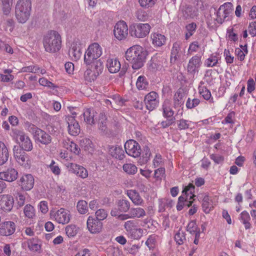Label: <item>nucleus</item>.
Returning <instances> with one entry per match:
<instances>
[{"label":"nucleus","instance_id":"6e6552de","mask_svg":"<svg viewBox=\"0 0 256 256\" xmlns=\"http://www.w3.org/2000/svg\"><path fill=\"white\" fill-rule=\"evenodd\" d=\"M202 64L201 56L196 54L192 56L189 60L186 66L188 73L193 76H194L196 73H198Z\"/></svg>","mask_w":256,"mask_h":256},{"label":"nucleus","instance_id":"ddd939ff","mask_svg":"<svg viewBox=\"0 0 256 256\" xmlns=\"http://www.w3.org/2000/svg\"><path fill=\"white\" fill-rule=\"evenodd\" d=\"M14 155L16 161L22 166L26 168H30V164L28 154L18 146L14 148Z\"/></svg>","mask_w":256,"mask_h":256},{"label":"nucleus","instance_id":"de8ad7c7","mask_svg":"<svg viewBox=\"0 0 256 256\" xmlns=\"http://www.w3.org/2000/svg\"><path fill=\"white\" fill-rule=\"evenodd\" d=\"M25 135H26V134L23 130L18 128H14L12 130L11 136L17 142H18V140L23 138L25 136Z\"/></svg>","mask_w":256,"mask_h":256},{"label":"nucleus","instance_id":"a878e982","mask_svg":"<svg viewBox=\"0 0 256 256\" xmlns=\"http://www.w3.org/2000/svg\"><path fill=\"white\" fill-rule=\"evenodd\" d=\"M128 197L130 199L133 204L136 206H142L144 203L143 199L139 193L136 190H128L126 192Z\"/></svg>","mask_w":256,"mask_h":256},{"label":"nucleus","instance_id":"cd10ccee","mask_svg":"<svg viewBox=\"0 0 256 256\" xmlns=\"http://www.w3.org/2000/svg\"><path fill=\"white\" fill-rule=\"evenodd\" d=\"M152 44L155 47H160L164 45L166 42V37L159 33H152L150 35Z\"/></svg>","mask_w":256,"mask_h":256},{"label":"nucleus","instance_id":"b1692460","mask_svg":"<svg viewBox=\"0 0 256 256\" xmlns=\"http://www.w3.org/2000/svg\"><path fill=\"white\" fill-rule=\"evenodd\" d=\"M194 186L192 184L186 186L182 190V196L178 198V202L184 203L186 200L189 199L190 200L193 198L195 196V195L193 194L194 192Z\"/></svg>","mask_w":256,"mask_h":256},{"label":"nucleus","instance_id":"c03bdc74","mask_svg":"<svg viewBox=\"0 0 256 256\" xmlns=\"http://www.w3.org/2000/svg\"><path fill=\"white\" fill-rule=\"evenodd\" d=\"M136 86L138 90H146L148 86V82L145 76H140L138 78Z\"/></svg>","mask_w":256,"mask_h":256},{"label":"nucleus","instance_id":"f257e3e1","mask_svg":"<svg viewBox=\"0 0 256 256\" xmlns=\"http://www.w3.org/2000/svg\"><path fill=\"white\" fill-rule=\"evenodd\" d=\"M126 60L132 64L134 70H138L144 66L146 56L142 48L136 45L129 48L126 52Z\"/></svg>","mask_w":256,"mask_h":256},{"label":"nucleus","instance_id":"e433bc0d","mask_svg":"<svg viewBox=\"0 0 256 256\" xmlns=\"http://www.w3.org/2000/svg\"><path fill=\"white\" fill-rule=\"evenodd\" d=\"M130 214L132 218H142L146 216V212L140 207L132 208L130 209Z\"/></svg>","mask_w":256,"mask_h":256},{"label":"nucleus","instance_id":"f8f14e48","mask_svg":"<svg viewBox=\"0 0 256 256\" xmlns=\"http://www.w3.org/2000/svg\"><path fill=\"white\" fill-rule=\"evenodd\" d=\"M158 94L154 91L148 94L144 97V102L147 110L152 111L155 109L158 105Z\"/></svg>","mask_w":256,"mask_h":256},{"label":"nucleus","instance_id":"680f3d73","mask_svg":"<svg viewBox=\"0 0 256 256\" xmlns=\"http://www.w3.org/2000/svg\"><path fill=\"white\" fill-rule=\"evenodd\" d=\"M48 168L54 175L58 176L60 174L61 170L58 164L56 163L54 160H52L51 163L48 166Z\"/></svg>","mask_w":256,"mask_h":256},{"label":"nucleus","instance_id":"052dcab7","mask_svg":"<svg viewBox=\"0 0 256 256\" xmlns=\"http://www.w3.org/2000/svg\"><path fill=\"white\" fill-rule=\"evenodd\" d=\"M156 0H138L140 6L144 8H148L153 6Z\"/></svg>","mask_w":256,"mask_h":256},{"label":"nucleus","instance_id":"2eb2a0df","mask_svg":"<svg viewBox=\"0 0 256 256\" xmlns=\"http://www.w3.org/2000/svg\"><path fill=\"white\" fill-rule=\"evenodd\" d=\"M87 228L92 234L100 232L102 228V222L92 216H89L87 220Z\"/></svg>","mask_w":256,"mask_h":256},{"label":"nucleus","instance_id":"69168bd1","mask_svg":"<svg viewBox=\"0 0 256 256\" xmlns=\"http://www.w3.org/2000/svg\"><path fill=\"white\" fill-rule=\"evenodd\" d=\"M200 100L198 98H193L191 100L190 98H188L186 102V106L188 108H192L196 106L199 104Z\"/></svg>","mask_w":256,"mask_h":256},{"label":"nucleus","instance_id":"774afa93","mask_svg":"<svg viewBox=\"0 0 256 256\" xmlns=\"http://www.w3.org/2000/svg\"><path fill=\"white\" fill-rule=\"evenodd\" d=\"M191 124V122L188 121L186 120L181 119L180 120L178 123V126L180 130H186L190 126V124Z\"/></svg>","mask_w":256,"mask_h":256},{"label":"nucleus","instance_id":"a19ab883","mask_svg":"<svg viewBox=\"0 0 256 256\" xmlns=\"http://www.w3.org/2000/svg\"><path fill=\"white\" fill-rule=\"evenodd\" d=\"M198 92L204 100H208L210 103H214V98L212 97L211 92L206 87L200 86Z\"/></svg>","mask_w":256,"mask_h":256},{"label":"nucleus","instance_id":"423d86ee","mask_svg":"<svg viewBox=\"0 0 256 256\" xmlns=\"http://www.w3.org/2000/svg\"><path fill=\"white\" fill-rule=\"evenodd\" d=\"M50 216L54 220L60 224H67L70 221V212L68 210L64 208H60L56 211L51 210Z\"/></svg>","mask_w":256,"mask_h":256},{"label":"nucleus","instance_id":"9b49d317","mask_svg":"<svg viewBox=\"0 0 256 256\" xmlns=\"http://www.w3.org/2000/svg\"><path fill=\"white\" fill-rule=\"evenodd\" d=\"M114 33L118 40L125 39L128 34V28L126 22L123 20L118 22L114 26Z\"/></svg>","mask_w":256,"mask_h":256},{"label":"nucleus","instance_id":"1a4fd4ad","mask_svg":"<svg viewBox=\"0 0 256 256\" xmlns=\"http://www.w3.org/2000/svg\"><path fill=\"white\" fill-rule=\"evenodd\" d=\"M151 27L148 24H138L134 26L131 30V34L138 38H143L150 32Z\"/></svg>","mask_w":256,"mask_h":256},{"label":"nucleus","instance_id":"49530a36","mask_svg":"<svg viewBox=\"0 0 256 256\" xmlns=\"http://www.w3.org/2000/svg\"><path fill=\"white\" fill-rule=\"evenodd\" d=\"M111 154L113 157L120 160H122L125 156L124 150L120 147H116L114 149H112Z\"/></svg>","mask_w":256,"mask_h":256},{"label":"nucleus","instance_id":"ea45409f","mask_svg":"<svg viewBox=\"0 0 256 256\" xmlns=\"http://www.w3.org/2000/svg\"><path fill=\"white\" fill-rule=\"evenodd\" d=\"M22 72H33L43 74L46 72L44 69L40 68L37 66H30L22 68L20 70Z\"/></svg>","mask_w":256,"mask_h":256},{"label":"nucleus","instance_id":"4c0bfd02","mask_svg":"<svg viewBox=\"0 0 256 256\" xmlns=\"http://www.w3.org/2000/svg\"><path fill=\"white\" fill-rule=\"evenodd\" d=\"M151 156V152L150 149L148 146L144 147L142 156L139 158L138 163L142 166L148 162Z\"/></svg>","mask_w":256,"mask_h":256},{"label":"nucleus","instance_id":"20e7f679","mask_svg":"<svg viewBox=\"0 0 256 256\" xmlns=\"http://www.w3.org/2000/svg\"><path fill=\"white\" fill-rule=\"evenodd\" d=\"M102 54V48L98 43L94 42L89 46L84 56V62L88 64H90L94 60L98 59Z\"/></svg>","mask_w":256,"mask_h":256},{"label":"nucleus","instance_id":"7c9ffc66","mask_svg":"<svg viewBox=\"0 0 256 256\" xmlns=\"http://www.w3.org/2000/svg\"><path fill=\"white\" fill-rule=\"evenodd\" d=\"M162 115L164 118H169L173 117L174 111L172 110L170 100L166 99L162 106Z\"/></svg>","mask_w":256,"mask_h":256},{"label":"nucleus","instance_id":"8fccbe9b","mask_svg":"<svg viewBox=\"0 0 256 256\" xmlns=\"http://www.w3.org/2000/svg\"><path fill=\"white\" fill-rule=\"evenodd\" d=\"M112 99V104L116 106V108L123 106L126 100L122 98L119 95H112L109 97Z\"/></svg>","mask_w":256,"mask_h":256},{"label":"nucleus","instance_id":"72a5a7b5","mask_svg":"<svg viewBox=\"0 0 256 256\" xmlns=\"http://www.w3.org/2000/svg\"><path fill=\"white\" fill-rule=\"evenodd\" d=\"M220 60L219 55L217 54H212L206 60L204 66L208 68H212L216 66L219 63Z\"/></svg>","mask_w":256,"mask_h":256},{"label":"nucleus","instance_id":"4be33fe9","mask_svg":"<svg viewBox=\"0 0 256 256\" xmlns=\"http://www.w3.org/2000/svg\"><path fill=\"white\" fill-rule=\"evenodd\" d=\"M18 172L12 168H10L6 170L0 172V180L8 182H12L16 180Z\"/></svg>","mask_w":256,"mask_h":256},{"label":"nucleus","instance_id":"a211bd4d","mask_svg":"<svg viewBox=\"0 0 256 256\" xmlns=\"http://www.w3.org/2000/svg\"><path fill=\"white\" fill-rule=\"evenodd\" d=\"M14 203V198L10 195L4 194L0 196V206L4 212H10L13 208Z\"/></svg>","mask_w":256,"mask_h":256},{"label":"nucleus","instance_id":"393cba45","mask_svg":"<svg viewBox=\"0 0 256 256\" xmlns=\"http://www.w3.org/2000/svg\"><path fill=\"white\" fill-rule=\"evenodd\" d=\"M182 16L186 18H193L198 16V10L190 6H183L181 8Z\"/></svg>","mask_w":256,"mask_h":256},{"label":"nucleus","instance_id":"0e129e2a","mask_svg":"<svg viewBox=\"0 0 256 256\" xmlns=\"http://www.w3.org/2000/svg\"><path fill=\"white\" fill-rule=\"evenodd\" d=\"M92 143L91 140L88 138H82L80 140V146L85 150L89 151L90 149L92 148Z\"/></svg>","mask_w":256,"mask_h":256},{"label":"nucleus","instance_id":"5701e85b","mask_svg":"<svg viewBox=\"0 0 256 256\" xmlns=\"http://www.w3.org/2000/svg\"><path fill=\"white\" fill-rule=\"evenodd\" d=\"M16 230V224L12 222H4L0 224V234L8 236Z\"/></svg>","mask_w":256,"mask_h":256},{"label":"nucleus","instance_id":"412c9836","mask_svg":"<svg viewBox=\"0 0 256 256\" xmlns=\"http://www.w3.org/2000/svg\"><path fill=\"white\" fill-rule=\"evenodd\" d=\"M19 185L23 190H29L34 185V178L30 174L23 175L19 180Z\"/></svg>","mask_w":256,"mask_h":256},{"label":"nucleus","instance_id":"f03ea898","mask_svg":"<svg viewBox=\"0 0 256 256\" xmlns=\"http://www.w3.org/2000/svg\"><path fill=\"white\" fill-rule=\"evenodd\" d=\"M62 37L56 30H50L44 36L43 45L46 52L49 53H56L62 48Z\"/></svg>","mask_w":256,"mask_h":256},{"label":"nucleus","instance_id":"9d476101","mask_svg":"<svg viewBox=\"0 0 256 256\" xmlns=\"http://www.w3.org/2000/svg\"><path fill=\"white\" fill-rule=\"evenodd\" d=\"M124 149L128 155L134 158L139 156L142 151L140 144L133 140H128L125 143Z\"/></svg>","mask_w":256,"mask_h":256},{"label":"nucleus","instance_id":"dca6fc26","mask_svg":"<svg viewBox=\"0 0 256 256\" xmlns=\"http://www.w3.org/2000/svg\"><path fill=\"white\" fill-rule=\"evenodd\" d=\"M81 44L80 41L75 40L71 44L70 48L69 50V56L74 60H77L81 56Z\"/></svg>","mask_w":256,"mask_h":256},{"label":"nucleus","instance_id":"39448f33","mask_svg":"<svg viewBox=\"0 0 256 256\" xmlns=\"http://www.w3.org/2000/svg\"><path fill=\"white\" fill-rule=\"evenodd\" d=\"M124 226L128 237L130 239L139 240L144 234V230L138 228L136 222L134 220L126 221Z\"/></svg>","mask_w":256,"mask_h":256},{"label":"nucleus","instance_id":"c85d7f7f","mask_svg":"<svg viewBox=\"0 0 256 256\" xmlns=\"http://www.w3.org/2000/svg\"><path fill=\"white\" fill-rule=\"evenodd\" d=\"M38 132L34 136L36 142L44 144H48L51 142L52 138L50 135L42 130H38Z\"/></svg>","mask_w":256,"mask_h":256},{"label":"nucleus","instance_id":"338daca9","mask_svg":"<svg viewBox=\"0 0 256 256\" xmlns=\"http://www.w3.org/2000/svg\"><path fill=\"white\" fill-rule=\"evenodd\" d=\"M96 219L102 221L106 218L108 213L104 209H99L96 212Z\"/></svg>","mask_w":256,"mask_h":256},{"label":"nucleus","instance_id":"79ce46f5","mask_svg":"<svg viewBox=\"0 0 256 256\" xmlns=\"http://www.w3.org/2000/svg\"><path fill=\"white\" fill-rule=\"evenodd\" d=\"M117 206L120 212H126L130 210V202L126 200L120 199L118 201Z\"/></svg>","mask_w":256,"mask_h":256},{"label":"nucleus","instance_id":"3c124183","mask_svg":"<svg viewBox=\"0 0 256 256\" xmlns=\"http://www.w3.org/2000/svg\"><path fill=\"white\" fill-rule=\"evenodd\" d=\"M157 238V236L155 234H152L148 238L146 242V244L150 250H153L156 247V245Z\"/></svg>","mask_w":256,"mask_h":256},{"label":"nucleus","instance_id":"7ed1b4c3","mask_svg":"<svg viewBox=\"0 0 256 256\" xmlns=\"http://www.w3.org/2000/svg\"><path fill=\"white\" fill-rule=\"evenodd\" d=\"M30 0H18L16 6V16L18 21L24 24L28 19L31 11Z\"/></svg>","mask_w":256,"mask_h":256},{"label":"nucleus","instance_id":"e2e57ef3","mask_svg":"<svg viewBox=\"0 0 256 256\" xmlns=\"http://www.w3.org/2000/svg\"><path fill=\"white\" fill-rule=\"evenodd\" d=\"M174 240L178 244H182L186 240L184 234L179 230L174 236Z\"/></svg>","mask_w":256,"mask_h":256},{"label":"nucleus","instance_id":"bb28decb","mask_svg":"<svg viewBox=\"0 0 256 256\" xmlns=\"http://www.w3.org/2000/svg\"><path fill=\"white\" fill-rule=\"evenodd\" d=\"M106 66L110 73L118 72L120 69L121 65L116 58H109L106 62Z\"/></svg>","mask_w":256,"mask_h":256},{"label":"nucleus","instance_id":"603ef678","mask_svg":"<svg viewBox=\"0 0 256 256\" xmlns=\"http://www.w3.org/2000/svg\"><path fill=\"white\" fill-rule=\"evenodd\" d=\"M92 68L94 72V76H98L100 73L102 72L104 68V66L102 62L100 59L94 62Z\"/></svg>","mask_w":256,"mask_h":256},{"label":"nucleus","instance_id":"4468645a","mask_svg":"<svg viewBox=\"0 0 256 256\" xmlns=\"http://www.w3.org/2000/svg\"><path fill=\"white\" fill-rule=\"evenodd\" d=\"M66 167L69 172L76 174L82 178H86L88 176V170L82 166L74 163H68Z\"/></svg>","mask_w":256,"mask_h":256},{"label":"nucleus","instance_id":"4d7b16f0","mask_svg":"<svg viewBox=\"0 0 256 256\" xmlns=\"http://www.w3.org/2000/svg\"><path fill=\"white\" fill-rule=\"evenodd\" d=\"M78 228L74 224H70L66 226V232L68 237H74L78 233Z\"/></svg>","mask_w":256,"mask_h":256},{"label":"nucleus","instance_id":"58836bf2","mask_svg":"<svg viewBox=\"0 0 256 256\" xmlns=\"http://www.w3.org/2000/svg\"><path fill=\"white\" fill-rule=\"evenodd\" d=\"M18 142L20 144V147L23 150L29 152L32 149V144L30 138L26 134L21 140Z\"/></svg>","mask_w":256,"mask_h":256},{"label":"nucleus","instance_id":"473e14b6","mask_svg":"<svg viewBox=\"0 0 256 256\" xmlns=\"http://www.w3.org/2000/svg\"><path fill=\"white\" fill-rule=\"evenodd\" d=\"M62 146L76 154H79L80 148L75 143L69 140H66L62 141Z\"/></svg>","mask_w":256,"mask_h":256},{"label":"nucleus","instance_id":"c9c22d12","mask_svg":"<svg viewBox=\"0 0 256 256\" xmlns=\"http://www.w3.org/2000/svg\"><path fill=\"white\" fill-rule=\"evenodd\" d=\"M8 158V152L5 144L0 141V165L4 164Z\"/></svg>","mask_w":256,"mask_h":256},{"label":"nucleus","instance_id":"37998d69","mask_svg":"<svg viewBox=\"0 0 256 256\" xmlns=\"http://www.w3.org/2000/svg\"><path fill=\"white\" fill-rule=\"evenodd\" d=\"M239 219L244 224L246 230L250 229L251 228V224L250 222V218L249 214L247 212H242L240 214Z\"/></svg>","mask_w":256,"mask_h":256},{"label":"nucleus","instance_id":"6ab92c4d","mask_svg":"<svg viewBox=\"0 0 256 256\" xmlns=\"http://www.w3.org/2000/svg\"><path fill=\"white\" fill-rule=\"evenodd\" d=\"M166 61L164 58L156 54L152 58L149 64V68L152 70H160Z\"/></svg>","mask_w":256,"mask_h":256},{"label":"nucleus","instance_id":"f704fd0d","mask_svg":"<svg viewBox=\"0 0 256 256\" xmlns=\"http://www.w3.org/2000/svg\"><path fill=\"white\" fill-rule=\"evenodd\" d=\"M202 207L203 211L206 214H208L214 208L212 200L206 194H204L203 198Z\"/></svg>","mask_w":256,"mask_h":256},{"label":"nucleus","instance_id":"bf43d9fd","mask_svg":"<svg viewBox=\"0 0 256 256\" xmlns=\"http://www.w3.org/2000/svg\"><path fill=\"white\" fill-rule=\"evenodd\" d=\"M136 16L140 21L144 22L148 18V15L147 12L142 10H138L136 13Z\"/></svg>","mask_w":256,"mask_h":256},{"label":"nucleus","instance_id":"5fc2aeb1","mask_svg":"<svg viewBox=\"0 0 256 256\" xmlns=\"http://www.w3.org/2000/svg\"><path fill=\"white\" fill-rule=\"evenodd\" d=\"M77 210L80 214H84L88 210V203L86 201L81 200L78 202L77 204Z\"/></svg>","mask_w":256,"mask_h":256},{"label":"nucleus","instance_id":"864d4df0","mask_svg":"<svg viewBox=\"0 0 256 256\" xmlns=\"http://www.w3.org/2000/svg\"><path fill=\"white\" fill-rule=\"evenodd\" d=\"M106 118L104 114H100L98 120V128L100 130L105 132L106 130Z\"/></svg>","mask_w":256,"mask_h":256},{"label":"nucleus","instance_id":"aec40b11","mask_svg":"<svg viewBox=\"0 0 256 256\" xmlns=\"http://www.w3.org/2000/svg\"><path fill=\"white\" fill-rule=\"evenodd\" d=\"M68 124V131L72 136H77L80 132V126L74 117L68 116L66 118Z\"/></svg>","mask_w":256,"mask_h":256},{"label":"nucleus","instance_id":"c756f323","mask_svg":"<svg viewBox=\"0 0 256 256\" xmlns=\"http://www.w3.org/2000/svg\"><path fill=\"white\" fill-rule=\"evenodd\" d=\"M26 244L30 250L32 252H40L42 247V242L36 238H33L27 240Z\"/></svg>","mask_w":256,"mask_h":256},{"label":"nucleus","instance_id":"6e6d98bb","mask_svg":"<svg viewBox=\"0 0 256 256\" xmlns=\"http://www.w3.org/2000/svg\"><path fill=\"white\" fill-rule=\"evenodd\" d=\"M24 214L28 218H33L35 216V210L32 206L26 204L24 210Z\"/></svg>","mask_w":256,"mask_h":256},{"label":"nucleus","instance_id":"09e8293b","mask_svg":"<svg viewBox=\"0 0 256 256\" xmlns=\"http://www.w3.org/2000/svg\"><path fill=\"white\" fill-rule=\"evenodd\" d=\"M123 170L128 174H134L138 170L137 167L134 164L128 163L123 165Z\"/></svg>","mask_w":256,"mask_h":256},{"label":"nucleus","instance_id":"f3484780","mask_svg":"<svg viewBox=\"0 0 256 256\" xmlns=\"http://www.w3.org/2000/svg\"><path fill=\"white\" fill-rule=\"evenodd\" d=\"M184 52V49L182 50L181 44L178 42H174L171 50V62L182 60Z\"/></svg>","mask_w":256,"mask_h":256},{"label":"nucleus","instance_id":"13d9d810","mask_svg":"<svg viewBox=\"0 0 256 256\" xmlns=\"http://www.w3.org/2000/svg\"><path fill=\"white\" fill-rule=\"evenodd\" d=\"M196 25L195 23L192 22L186 26L187 32L186 34V39H188L194 33L196 30Z\"/></svg>","mask_w":256,"mask_h":256},{"label":"nucleus","instance_id":"0eeeda50","mask_svg":"<svg viewBox=\"0 0 256 256\" xmlns=\"http://www.w3.org/2000/svg\"><path fill=\"white\" fill-rule=\"evenodd\" d=\"M232 4L226 2L220 6L216 12V20L222 24L232 12Z\"/></svg>","mask_w":256,"mask_h":256},{"label":"nucleus","instance_id":"a18cd8bd","mask_svg":"<svg viewBox=\"0 0 256 256\" xmlns=\"http://www.w3.org/2000/svg\"><path fill=\"white\" fill-rule=\"evenodd\" d=\"M248 52L247 44L241 45L240 48H236L235 50V54L240 61H242L244 59L245 56Z\"/></svg>","mask_w":256,"mask_h":256},{"label":"nucleus","instance_id":"2f4dec72","mask_svg":"<svg viewBox=\"0 0 256 256\" xmlns=\"http://www.w3.org/2000/svg\"><path fill=\"white\" fill-rule=\"evenodd\" d=\"M96 112L92 109L86 108L84 110L83 116L84 120L87 124L92 125L94 124Z\"/></svg>","mask_w":256,"mask_h":256}]
</instances>
